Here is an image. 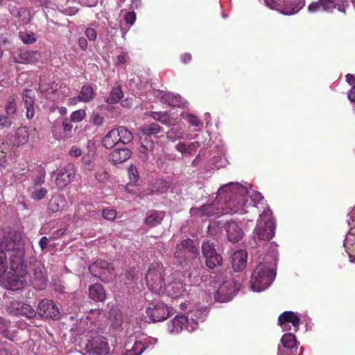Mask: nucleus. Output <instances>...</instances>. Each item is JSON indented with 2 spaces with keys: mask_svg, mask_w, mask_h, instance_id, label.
Instances as JSON below:
<instances>
[{
  "mask_svg": "<svg viewBox=\"0 0 355 355\" xmlns=\"http://www.w3.org/2000/svg\"><path fill=\"white\" fill-rule=\"evenodd\" d=\"M217 198L223 200V207H219V202L204 205L200 208H191V214L200 216H211L238 214H249L243 219L252 221L259 214L258 209L252 205V198L248 195L247 189L239 184L230 183L218 189Z\"/></svg>",
  "mask_w": 355,
  "mask_h": 355,
  "instance_id": "nucleus-1",
  "label": "nucleus"
},
{
  "mask_svg": "<svg viewBox=\"0 0 355 355\" xmlns=\"http://www.w3.org/2000/svg\"><path fill=\"white\" fill-rule=\"evenodd\" d=\"M21 235L15 232L0 242V277L8 270V255L10 257V268L15 273L11 278L17 279L18 277L26 275L28 265L25 264V250L21 247Z\"/></svg>",
  "mask_w": 355,
  "mask_h": 355,
  "instance_id": "nucleus-2",
  "label": "nucleus"
},
{
  "mask_svg": "<svg viewBox=\"0 0 355 355\" xmlns=\"http://www.w3.org/2000/svg\"><path fill=\"white\" fill-rule=\"evenodd\" d=\"M28 282L37 290L44 289L46 285V278L43 272V266L35 257H31L29 259V265L26 266V274L24 277H18L17 279L9 277L8 280L13 290L24 287Z\"/></svg>",
  "mask_w": 355,
  "mask_h": 355,
  "instance_id": "nucleus-3",
  "label": "nucleus"
},
{
  "mask_svg": "<svg viewBox=\"0 0 355 355\" xmlns=\"http://www.w3.org/2000/svg\"><path fill=\"white\" fill-rule=\"evenodd\" d=\"M259 204L262 205L259 202L256 203L255 200L252 199V205H254L257 207L259 214L257 216H259L254 234L259 240L270 241L273 238L275 232V224L272 216V211L266 207L261 212L259 207Z\"/></svg>",
  "mask_w": 355,
  "mask_h": 355,
  "instance_id": "nucleus-4",
  "label": "nucleus"
},
{
  "mask_svg": "<svg viewBox=\"0 0 355 355\" xmlns=\"http://www.w3.org/2000/svg\"><path fill=\"white\" fill-rule=\"evenodd\" d=\"M276 276L273 269L269 268L265 264L259 263L254 270L250 284L254 291H261L268 288Z\"/></svg>",
  "mask_w": 355,
  "mask_h": 355,
  "instance_id": "nucleus-5",
  "label": "nucleus"
},
{
  "mask_svg": "<svg viewBox=\"0 0 355 355\" xmlns=\"http://www.w3.org/2000/svg\"><path fill=\"white\" fill-rule=\"evenodd\" d=\"M146 284L154 293H159L164 285V268L161 262H153L146 275Z\"/></svg>",
  "mask_w": 355,
  "mask_h": 355,
  "instance_id": "nucleus-6",
  "label": "nucleus"
},
{
  "mask_svg": "<svg viewBox=\"0 0 355 355\" xmlns=\"http://www.w3.org/2000/svg\"><path fill=\"white\" fill-rule=\"evenodd\" d=\"M89 270L92 275L104 282H109L115 277L114 267L110 263L103 259L94 262L89 266Z\"/></svg>",
  "mask_w": 355,
  "mask_h": 355,
  "instance_id": "nucleus-7",
  "label": "nucleus"
},
{
  "mask_svg": "<svg viewBox=\"0 0 355 355\" xmlns=\"http://www.w3.org/2000/svg\"><path fill=\"white\" fill-rule=\"evenodd\" d=\"M201 248L203 257L205 259V264L209 268L214 269L222 265L223 258L216 252L213 243L209 241H204Z\"/></svg>",
  "mask_w": 355,
  "mask_h": 355,
  "instance_id": "nucleus-8",
  "label": "nucleus"
},
{
  "mask_svg": "<svg viewBox=\"0 0 355 355\" xmlns=\"http://www.w3.org/2000/svg\"><path fill=\"white\" fill-rule=\"evenodd\" d=\"M85 350L89 355H107L110 347L106 338L98 335L87 341Z\"/></svg>",
  "mask_w": 355,
  "mask_h": 355,
  "instance_id": "nucleus-9",
  "label": "nucleus"
},
{
  "mask_svg": "<svg viewBox=\"0 0 355 355\" xmlns=\"http://www.w3.org/2000/svg\"><path fill=\"white\" fill-rule=\"evenodd\" d=\"M239 288V284L232 280L223 282L214 294L217 302H226L230 301L236 295Z\"/></svg>",
  "mask_w": 355,
  "mask_h": 355,
  "instance_id": "nucleus-10",
  "label": "nucleus"
},
{
  "mask_svg": "<svg viewBox=\"0 0 355 355\" xmlns=\"http://www.w3.org/2000/svg\"><path fill=\"white\" fill-rule=\"evenodd\" d=\"M38 314L44 320H56L60 318V312L53 300L44 299L38 304Z\"/></svg>",
  "mask_w": 355,
  "mask_h": 355,
  "instance_id": "nucleus-11",
  "label": "nucleus"
},
{
  "mask_svg": "<svg viewBox=\"0 0 355 355\" xmlns=\"http://www.w3.org/2000/svg\"><path fill=\"white\" fill-rule=\"evenodd\" d=\"M198 252L196 242L191 239H186L177 245L175 257L184 259L187 257L195 258Z\"/></svg>",
  "mask_w": 355,
  "mask_h": 355,
  "instance_id": "nucleus-12",
  "label": "nucleus"
},
{
  "mask_svg": "<svg viewBox=\"0 0 355 355\" xmlns=\"http://www.w3.org/2000/svg\"><path fill=\"white\" fill-rule=\"evenodd\" d=\"M148 317L153 322L165 320L170 315L169 308L162 302L150 304L146 309Z\"/></svg>",
  "mask_w": 355,
  "mask_h": 355,
  "instance_id": "nucleus-13",
  "label": "nucleus"
},
{
  "mask_svg": "<svg viewBox=\"0 0 355 355\" xmlns=\"http://www.w3.org/2000/svg\"><path fill=\"white\" fill-rule=\"evenodd\" d=\"M76 176V168L73 164H68L59 170L55 178V184L59 189H63L73 182Z\"/></svg>",
  "mask_w": 355,
  "mask_h": 355,
  "instance_id": "nucleus-14",
  "label": "nucleus"
},
{
  "mask_svg": "<svg viewBox=\"0 0 355 355\" xmlns=\"http://www.w3.org/2000/svg\"><path fill=\"white\" fill-rule=\"evenodd\" d=\"M196 325V323L190 324L187 316L178 315L171 320V324L168 325V331L172 334L179 333L183 329L191 332L195 329Z\"/></svg>",
  "mask_w": 355,
  "mask_h": 355,
  "instance_id": "nucleus-15",
  "label": "nucleus"
},
{
  "mask_svg": "<svg viewBox=\"0 0 355 355\" xmlns=\"http://www.w3.org/2000/svg\"><path fill=\"white\" fill-rule=\"evenodd\" d=\"M8 309L14 315H24L30 319L36 315L35 310L31 305L17 300L12 301Z\"/></svg>",
  "mask_w": 355,
  "mask_h": 355,
  "instance_id": "nucleus-16",
  "label": "nucleus"
},
{
  "mask_svg": "<svg viewBox=\"0 0 355 355\" xmlns=\"http://www.w3.org/2000/svg\"><path fill=\"white\" fill-rule=\"evenodd\" d=\"M291 323L294 331L296 332L300 324V319L298 315L293 311H284L278 318V324L285 331H288V324Z\"/></svg>",
  "mask_w": 355,
  "mask_h": 355,
  "instance_id": "nucleus-17",
  "label": "nucleus"
},
{
  "mask_svg": "<svg viewBox=\"0 0 355 355\" xmlns=\"http://www.w3.org/2000/svg\"><path fill=\"white\" fill-rule=\"evenodd\" d=\"M302 6V0H282L277 10L284 15H291L297 12Z\"/></svg>",
  "mask_w": 355,
  "mask_h": 355,
  "instance_id": "nucleus-18",
  "label": "nucleus"
},
{
  "mask_svg": "<svg viewBox=\"0 0 355 355\" xmlns=\"http://www.w3.org/2000/svg\"><path fill=\"white\" fill-rule=\"evenodd\" d=\"M224 227L227 232L228 240L232 243L239 242L243 237V231L235 221L227 222Z\"/></svg>",
  "mask_w": 355,
  "mask_h": 355,
  "instance_id": "nucleus-19",
  "label": "nucleus"
},
{
  "mask_svg": "<svg viewBox=\"0 0 355 355\" xmlns=\"http://www.w3.org/2000/svg\"><path fill=\"white\" fill-rule=\"evenodd\" d=\"M132 151L128 148H119L112 151L109 160L114 165L124 163L132 156Z\"/></svg>",
  "mask_w": 355,
  "mask_h": 355,
  "instance_id": "nucleus-20",
  "label": "nucleus"
},
{
  "mask_svg": "<svg viewBox=\"0 0 355 355\" xmlns=\"http://www.w3.org/2000/svg\"><path fill=\"white\" fill-rule=\"evenodd\" d=\"M148 344L149 339L147 338L135 340L130 347L128 344H126L124 355H141L148 348Z\"/></svg>",
  "mask_w": 355,
  "mask_h": 355,
  "instance_id": "nucleus-21",
  "label": "nucleus"
},
{
  "mask_svg": "<svg viewBox=\"0 0 355 355\" xmlns=\"http://www.w3.org/2000/svg\"><path fill=\"white\" fill-rule=\"evenodd\" d=\"M248 254L245 250L236 251L232 255V268L235 272L244 270L247 266Z\"/></svg>",
  "mask_w": 355,
  "mask_h": 355,
  "instance_id": "nucleus-22",
  "label": "nucleus"
},
{
  "mask_svg": "<svg viewBox=\"0 0 355 355\" xmlns=\"http://www.w3.org/2000/svg\"><path fill=\"white\" fill-rule=\"evenodd\" d=\"M89 297L95 302H103L106 298L105 291L101 284H94L89 287Z\"/></svg>",
  "mask_w": 355,
  "mask_h": 355,
  "instance_id": "nucleus-23",
  "label": "nucleus"
},
{
  "mask_svg": "<svg viewBox=\"0 0 355 355\" xmlns=\"http://www.w3.org/2000/svg\"><path fill=\"white\" fill-rule=\"evenodd\" d=\"M119 143H120V139L118 138V132L116 128L110 130L101 141L102 145L107 149L114 148Z\"/></svg>",
  "mask_w": 355,
  "mask_h": 355,
  "instance_id": "nucleus-24",
  "label": "nucleus"
},
{
  "mask_svg": "<svg viewBox=\"0 0 355 355\" xmlns=\"http://www.w3.org/2000/svg\"><path fill=\"white\" fill-rule=\"evenodd\" d=\"M41 58L40 53L37 51H24L19 55V63L33 64L37 62Z\"/></svg>",
  "mask_w": 355,
  "mask_h": 355,
  "instance_id": "nucleus-25",
  "label": "nucleus"
},
{
  "mask_svg": "<svg viewBox=\"0 0 355 355\" xmlns=\"http://www.w3.org/2000/svg\"><path fill=\"white\" fill-rule=\"evenodd\" d=\"M66 200L63 196H53L48 204V211L49 213H56L60 209L64 208Z\"/></svg>",
  "mask_w": 355,
  "mask_h": 355,
  "instance_id": "nucleus-26",
  "label": "nucleus"
},
{
  "mask_svg": "<svg viewBox=\"0 0 355 355\" xmlns=\"http://www.w3.org/2000/svg\"><path fill=\"white\" fill-rule=\"evenodd\" d=\"M28 128L26 126L20 127L17 129L15 135V143L17 146L26 144L29 139Z\"/></svg>",
  "mask_w": 355,
  "mask_h": 355,
  "instance_id": "nucleus-27",
  "label": "nucleus"
},
{
  "mask_svg": "<svg viewBox=\"0 0 355 355\" xmlns=\"http://www.w3.org/2000/svg\"><path fill=\"white\" fill-rule=\"evenodd\" d=\"M162 131V128L157 123H153L147 125H144L140 128V132L142 133V136L151 137L152 135H156Z\"/></svg>",
  "mask_w": 355,
  "mask_h": 355,
  "instance_id": "nucleus-28",
  "label": "nucleus"
},
{
  "mask_svg": "<svg viewBox=\"0 0 355 355\" xmlns=\"http://www.w3.org/2000/svg\"><path fill=\"white\" fill-rule=\"evenodd\" d=\"M94 97V91L92 86L87 85L82 87L78 98L82 102H89Z\"/></svg>",
  "mask_w": 355,
  "mask_h": 355,
  "instance_id": "nucleus-29",
  "label": "nucleus"
},
{
  "mask_svg": "<svg viewBox=\"0 0 355 355\" xmlns=\"http://www.w3.org/2000/svg\"><path fill=\"white\" fill-rule=\"evenodd\" d=\"M163 220V217L159 216V213L156 210H151L148 212L145 219L146 225L150 227L159 225Z\"/></svg>",
  "mask_w": 355,
  "mask_h": 355,
  "instance_id": "nucleus-30",
  "label": "nucleus"
},
{
  "mask_svg": "<svg viewBox=\"0 0 355 355\" xmlns=\"http://www.w3.org/2000/svg\"><path fill=\"white\" fill-rule=\"evenodd\" d=\"M281 343L282 344L281 348L297 349L296 337L291 333L284 334Z\"/></svg>",
  "mask_w": 355,
  "mask_h": 355,
  "instance_id": "nucleus-31",
  "label": "nucleus"
},
{
  "mask_svg": "<svg viewBox=\"0 0 355 355\" xmlns=\"http://www.w3.org/2000/svg\"><path fill=\"white\" fill-rule=\"evenodd\" d=\"M116 132H118V138L120 139V143L127 144L132 141L133 135L128 128L119 126L116 128Z\"/></svg>",
  "mask_w": 355,
  "mask_h": 355,
  "instance_id": "nucleus-32",
  "label": "nucleus"
},
{
  "mask_svg": "<svg viewBox=\"0 0 355 355\" xmlns=\"http://www.w3.org/2000/svg\"><path fill=\"white\" fill-rule=\"evenodd\" d=\"M10 321L0 317V333L10 340H14L16 332H11L8 330Z\"/></svg>",
  "mask_w": 355,
  "mask_h": 355,
  "instance_id": "nucleus-33",
  "label": "nucleus"
},
{
  "mask_svg": "<svg viewBox=\"0 0 355 355\" xmlns=\"http://www.w3.org/2000/svg\"><path fill=\"white\" fill-rule=\"evenodd\" d=\"M123 94L121 87H114L110 93V95L106 98L105 101L109 104H114L119 101L123 97Z\"/></svg>",
  "mask_w": 355,
  "mask_h": 355,
  "instance_id": "nucleus-34",
  "label": "nucleus"
},
{
  "mask_svg": "<svg viewBox=\"0 0 355 355\" xmlns=\"http://www.w3.org/2000/svg\"><path fill=\"white\" fill-rule=\"evenodd\" d=\"M183 286L180 282H172L168 286V292L173 297H177L182 294Z\"/></svg>",
  "mask_w": 355,
  "mask_h": 355,
  "instance_id": "nucleus-35",
  "label": "nucleus"
},
{
  "mask_svg": "<svg viewBox=\"0 0 355 355\" xmlns=\"http://www.w3.org/2000/svg\"><path fill=\"white\" fill-rule=\"evenodd\" d=\"M48 190L46 188H36L31 191L30 196L33 200H40L46 196Z\"/></svg>",
  "mask_w": 355,
  "mask_h": 355,
  "instance_id": "nucleus-36",
  "label": "nucleus"
},
{
  "mask_svg": "<svg viewBox=\"0 0 355 355\" xmlns=\"http://www.w3.org/2000/svg\"><path fill=\"white\" fill-rule=\"evenodd\" d=\"M19 37L25 44H33L36 42V37L33 33L20 32Z\"/></svg>",
  "mask_w": 355,
  "mask_h": 355,
  "instance_id": "nucleus-37",
  "label": "nucleus"
},
{
  "mask_svg": "<svg viewBox=\"0 0 355 355\" xmlns=\"http://www.w3.org/2000/svg\"><path fill=\"white\" fill-rule=\"evenodd\" d=\"M86 116V112L84 110H78L71 113L70 119L73 122L77 123L83 121Z\"/></svg>",
  "mask_w": 355,
  "mask_h": 355,
  "instance_id": "nucleus-38",
  "label": "nucleus"
},
{
  "mask_svg": "<svg viewBox=\"0 0 355 355\" xmlns=\"http://www.w3.org/2000/svg\"><path fill=\"white\" fill-rule=\"evenodd\" d=\"M322 8L325 12H331L333 9L336 8V0H319Z\"/></svg>",
  "mask_w": 355,
  "mask_h": 355,
  "instance_id": "nucleus-39",
  "label": "nucleus"
},
{
  "mask_svg": "<svg viewBox=\"0 0 355 355\" xmlns=\"http://www.w3.org/2000/svg\"><path fill=\"white\" fill-rule=\"evenodd\" d=\"M5 110L6 112V114L12 117L15 114L17 111V105L13 99L8 101L5 106Z\"/></svg>",
  "mask_w": 355,
  "mask_h": 355,
  "instance_id": "nucleus-40",
  "label": "nucleus"
},
{
  "mask_svg": "<svg viewBox=\"0 0 355 355\" xmlns=\"http://www.w3.org/2000/svg\"><path fill=\"white\" fill-rule=\"evenodd\" d=\"M117 212L114 209H103L102 211L103 217L110 221H114L116 217Z\"/></svg>",
  "mask_w": 355,
  "mask_h": 355,
  "instance_id": "nucleus-41",
  "label": "nucleus"
},
{
  "mask_svg": "<svg viewBox=\"0 0 355 355\" xmlns=\"http://www.w3.org/2000/svg\"><path fill=\"white\" fill-rule=\"evenodd\" d=\"M128 172L130 182L132 183H136L139 178L137 168L135 166L131 165L128 168Z\"/></svg>",
  "mask_w": 355,
  "mask_h": 355,
  "instance_id": "nucleus-42",
  "label": "nucleus"
},
{
  "mask_svg": "<svg viewBox=\"0 0 355 355\" xmlns=\"http://www.w3.org/2000/svg\"><path fill=\"white\" fill-rule=\"evenodd\" d=\"M141 145L145 146L147 150H153L155 148L154 141L152 140L151 137L148 136L141 137Z\"/></svg>",
  "mask_w": 355,
  "mask_h": 355,
  "instance_id": "nucleus-43",
  "label": "nucleus"
},
{
  "mask_svg": "<svg viewBox=\"0 0 355 355\" xmlns=\"http://www.w3.org/2000/svg\"><path fill=\"white\" fill-rule=\"evenodd\" d=\"M90 121L94 125L99 126L103 123L104 118L98 112H93L90 117Z\"/></svg>",
  "mask_w": 355,
  "mask_h": 355,
  "instance_id": "nucleus-44",
  "label": "nucleus"
},
{
  "mask_svg": "<svg viewBox=\"0 0 355 355\" xmlns=\"http://www.w3.org/2000/svg\"><path fill=\"white\" fill-rule=\"evenodd\" d=\"M40 175L34 178L33 183L35 186H40L44 182V178L46 175V172L44 168L40 166L39 169Z\"/></svg>",
  "mask_w": 355,
  "mask_h": 355,
  "instance_id": "nucleus-45",
  "label": "nucleus"
},
{
  "mask_svg": "<svg viewBox=\"0 0 355 355\" xmlns=\"http://www.w3.org/2000/svg\"><path fill=\"white\" fill-rule=\"evenodd\" d=\"M31 94L32 91L31 89H26L24 92L23 98L25 105L31 106L34 105V98Z\"/></svg>",
  "mask_w": 355,
  "mask_h": 355,
  "instance_id": "nucleus-46",
  "label": "nucleus"
},
{
  "mask_svg": "<svg viewBox=\"0 0 355 355\" xmlns=\"http://www.w3.org/2000/svg\"><path fill=\"white\" fill-rule=\"evenodd\" d=\"M13 123L12 118L7 115H0V126L10 128Z\"/></svg>",
  "mask_w": 355,
  "mask_h": 355,
  "instance_id": "nucleus-47",
  "label": "nucleus"
},
{
  "mask_svg": "<svg viewBox=\"0 0 355 355\" xmlns=\"http://www.w3.org/2000/svg\"><path fill=\"white\" fill-rule=\"evenodd\" d=\"M145 146H140L138 150H139V158L143 161L146 162L148 159V153L152 152L153 150H147L145 148Z\"/></svg>",
  "mask_w": 355,
  "mask_h": 355,
  "instance_id": "nucleus-48",
  "label": "nucleus"
},
{
  "mask_svg": "<svg viewBox=\"0 0 355 355\" xmlns=\"http://www.w3.org/2000/svg\"><path fill=\"white\" fill-rule=\"evenodd\" d=\"M336 8L340 12L344 14L346 13V9L349 6V3L348 0H337V3H336Z\"/></svg>",
  "mask_w": 355,
  "mask_h": 355,
  "instance_id": "nucleus-49",
  "label": "nucleus"
},
{
  "mask_svg": "<svg viewBox=\"0 0 355 355\" xmlns=\"http://www.w3.org/2000/svg\"><path fill=\"white\" fill-rule=\"evenodd\" d=\"M108 178V173L104 169L98 170L95 175V178L101 182H105Z\"/></svg>",
  "mask_w": 355,
  "mask_h": 355,
  "instance_id": "nucleus-50",
  "label": "nucleus"
},
{
  "mask_svg": "<svg viewBox=\"0 0 355 355\" xmlns=\"http://www.w3.org/2000/svg\"><path fill=\"white\" fill-rule=\"evenodd\" d=\"M297 349H286L279 347L277 355H300L297 353Z\"/></svg>",
  "mask_w": 355,
  "mask_h": 355,
  "instance_id": "nucleus-51",
  "label": "nucleus"
},
{
  "mask_svg": "<svg viewBox=\"0 0 355 355\" xmlns=\"http://www.w3.org/2000/svg\"><path fill=\"white\" fill-rule=\"evenodd\" d=\"M71 122H73V121H71L70 119H69L66 118L64 119V121H62V128H63L64 132H65V133L71 132V131L73 128Z\"/></svg>",
  "mask_w": 355,
  "mask_h": 355,
  "instance_id": "nucleus-52",
  "label": "nucleus"
},
{
  "mask_svg": "<svg viewBox=\"0 0 355 355\" xmlns=\"http://www.w3.org/2000/svg\"><path fill=\"white\" fill-rule=\"evenodd\" d=\"M125 22L130 25H132L136 20V14L135 12H128L124 16Z\"/></svg>",
  "mask_w": 355,
  "mask_h": 355,
  "instance_id": "nucleus-53",
  "label": "nucleus"
},
{
  "mask_svg": "<svg viewBox=\"0 0 355 355\" xmlns=\"http://www.w3.org/2000/svg\"><path fill=\"white\" fill-rule=\"evenodd\" d=\"M167 137L172 141H175L177 138H180V135L178 134V129L172 128L167 132Z\"/></svg>",
  "mask_w": 355,
  "mask_h": 355,
  "instance_id": "nucleus-54",
  "label": "nucleus"
},
{
  "mask_svg": "<svg viewBox=\"0 0 355 355\" xmlns=\"http://www.w3.org/2000/svg\"><path fill=\"white\" fill-rule=\"evenodd\" d=\"M188 121L189 123H191L192 125L195 127H198L201 125V121L198 119V116L193 115V114H189L188 115Z\"/></svg>",
  "mask_w": 355,
  "mask_h": 355,
  "instance_id": "nucleus-55",
  "label": "nucleus"
},
{
  "mask_svg": "<svg viewBox=\"0 0 355 355\" xmlns=\"http://www.w3.org/2000/svg\"><path fill=\"white\" fill-rule=\"evenodd\" d=\"M123 320H122V315L121 312L116 313L114 319L112 321V326L114 328H117L120 327L122 324Z\"/></svg>",
  "mask_w": 355,
  "mask_h": 355,
  "instance_id": "nucleus-56",
  "label": "nucleus"
},
{
  "mask_svg": "<svg viewBox=\"0 0 355 355\" xmlns=\"http://www.w3.org/2000/svg\"><path fill=\"white\" fill-rule=\"evenodd\" d=\"M69 154L70 156L73 157H78L82 155V150L80 148H78L76 146H73L69 152Z\"/></svg>",
  "mask_w": 355,
  "mask_h": 355,
  "instance_id": "nucleus-57",
  "label": "nucleus"
},
{
  "mask_svg": "<svg viewBox=\"0 0 355 355\" xmlns=\"http://www.w3.org/2000/svg\"><path fill=\"white\" fill-rule=\"evenodd\" d=\"M85 35L89 40H95L97 34L94 28H88L85 31Z\"/></svg>",
  "mask_w": 355,
  "mask_h": 355,
  "instance_id": "nucleus-58",
  "label": "nucleus"
},
{
  "mask_svg": "<svg viewBox=\"0 0 355 355\" xmlns=\"http://www.w3.org/2000/svg\"><path fill=\"white\" fill-rule=\"evenodd\" d=\"M320 8H322V6L320 4V1L318 0L316 2H312L311 3H310L309 6H308V10L311 12H314L318 11L320 9Z\"/></svg>",
  "mask_w": 355,
  "mask_h": 355,
  "instance_id": "nucleus-59",
  "label": "nucleus"
},
{
  "mask_svg": "<svg viewBox=\"0 0 355 355\" xmlns=\"http://www.w3.org/2000/svg\"><path fill=\"white\" fill-rule=\"evenodd\" d=\"M265 4L270 8L277 9L279 6L280 0H264Z\"/></svg>",
  "mask_w": 355,
  "mask_h": 355,
  "instance_id": "nucleus-60",
  "label": "nucleus"
},
{
  "mask_svg": "<svg viewBox=\"0 0 355 355\" xmlns=\"http://www.w3.org/2000/svg\"><path fill=\"white\" fill-rule=\"evenodd\" d=\"M137 275V272L135 269L130 268V270H127L125 276L127 280L129 282L133 281Z\"/></svg>",
  "mask_w": 355,
  "mask_h": 355,
  "instance_id": "nucleus-61",
  "label": "nucleus"
},
{
  "mask_svg": "<svg viewBox=\"0 0 355 355\" xmlns=\"http://www.w3.org/2000/svg\"><path fill=\"white\" fill-rule=\"evenodd\" d=\"M152 116L154 119L159 120L163 123H166L167 119L165 114H161L160 113L158 112H153L152 114Z\"/></svg>",
  "mask_w": 355,
  "mask_h": 355,
  "instance_id": "nucleus-62",
  "label": "nucleus"
},
{
  "mask_svg": "<svg viewBox=\"0 0 355 355\" xmlns=\"http://www.w3.org/2000/svg\"><path fill=\"white\" fill-rule=\"evenodd\" d=\"M176 150L182 153H186L188 151V147L184 143L180 142L176 145Z\"/></svg>",
  "mask_w": 355,
  "mask_h": 355,
  "instance_id": "nucleus-63",
  "label": "nucleus"
},
{
  "mask_svg": "<svg viewBox=\"0 0 355 355\" xmlns=\"http://www.w3.org/2000/svg\"><path fill=\"white\" fill-rule=\"evenodd\" d=\"M49 239L46 236H42L40 241L39 245L42 250H44L46 248L48 244H49Z\"/></svg>",
  "mask_w": 355,
  "mask_h": 355,
  "instance_id": "nucleus-64",
  "label": "nucleus"
}]
</instances>
